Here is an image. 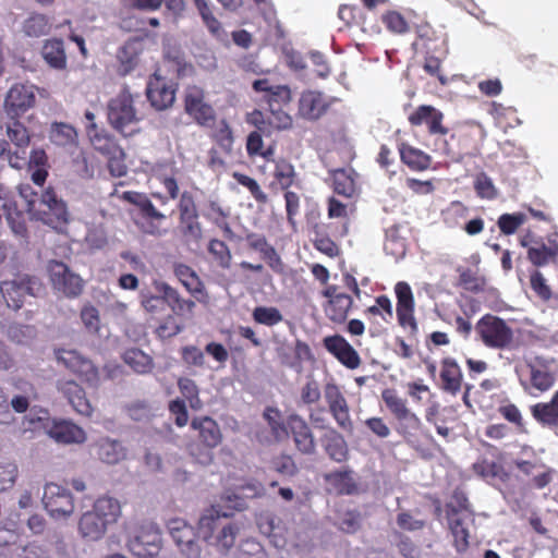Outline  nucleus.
Instances as JSON below:
<instances>
[{
    "label": "nucleus",
    "mask_w": 558,
    "mask_h": 558,
    "mask_svg": "<svg viewBox=\"0 0 558 558\" xmlns=\"http://www.w3.org/2000/svg\"><path fill=\"white\" fill-rule=\"evenodd\" d=\"M95 456L107 464H116L126 456L125 448L118 440L108 437L100 438L93 445Z\"/></svg>",
    "instance_id": "473e14b6"
},
{
    "label": "nucleus",
    "mask_w": 558,
    "mask_h": 558,
    "mask_svg": "<svg viewBox=\"0 0 558 558\" xmlns=\"http://www.w3.org/2000/svg\"><path fill=\"white\" fill-rule=\"evenodd\" d=\"M161 546V534L157 526H142L136 534L129 539L130 551L138 558H151L156 556Z\"/></svg>",
    "instance_id": "a211bd4d"
},
{
    "label": "nucleus",
    "mask_w": 558,
    "mask_h": 558,
    "mask_svg": "<svg viewBox=\"0 0 558 558\" xmlns=\"http://www.w3.org/2000/svg\"><path fill=\"white\" fill-rule=\"evenodd\" d=\"M179 231L186 243L198 244L203 239V227L199 221V214L179 216Z\"/></svg>",
    "instance_id": "37998d69"
},
{
    "label": "nucleus",
    "mask_w": 558,
    "mask_h": 558,
    "mask_svg": "<svg viewBox=\"0 0 558 558\" xmlns=\"http://www.w3.org/2000/svg\"><path fill=\"white\" fill-rule=\"evenodd\" d=\"M477 340L486 348L494 350L510 349L514 341V333L507 322L499 316L485 314L474 327Z\"/></svg>",
    "instance_id": "7ed1b4c3"
},
{
    "label": "nucleus",
    "mask_w": 558,
    "mask_h": 558,
    "mask_svg": "<svg viewBox=\"0 0 558 558\" xmlns=\"http://www.w3.org/2000/svg\"><path fill=\"white\" fill-rule=\"evenodd\" d=\"M397 298V318L403 328H409L412 335L418 331V325L414 316L415 301L410 284L405 281H399L395 286Z\"/></svg>",
    "instance_id": "f3484780"
},
{
    "label": "nucleus",
    "mask_w": 558,
    "mask_h": 558,
    "mask_svg": "<svg viewBox=\"0 0 558 558\" xmlns=\"http://www.w3.org/2000/svg\"><path fill=\"white\" fill-rule=\"evenodd\" d=\"M178 387L181 395L190 403V407L194 410H199L203 405L199 399V390L195 381L187 377L179 378Z\"/></svg>",
    "instance_id": "e2e57ef3"
},
{
    "label": "nucleus",
    "mask_w": 558,
    "mask_h": 558,
    "mask_svg": "<svg viewBox=\"0 0 558 558\" xmlns=\"http://www.w3.org/2000/svg\"><path fill=\"white\" fill-rule=\"evenodd\" d=\"M399 153L401 161L413 171H425L430 167L432 157L418 148L403 143Z\"/></svg>",
    "instance_id": "c9c22d12"
},
{
    "label": "nucleus",
    "mask_w": 558,
    "mask_h": 558,
    "mask_svg": "<svg viewBox=\"0 0 558 558\" xmlns=\"http://www.w3.org/2000/svg\"><path fill=\"white\" fill-rule=\"evenodd\" d=\"M75 376L90 388H98L101 384V375L98 367L87 357Z\"/></svg>",
    "instance_id": "774afa93"
},
{
    "label": "nucleus",
    "mask_w": 558,
    "mask_h": 558,
    "mask_svg": "<svg viewBox=\"0 0 558 558\" xmlns=\"http://www.w3.org/2000/svg\"><path fill=\"white\" fill-rule=\"evenodd\" d=\"M173 274L186 291L190 292L197 301H206L208 296L206 288L199 276L192 267L183 263H174Z\"/></svg>",
    "instance_id": "c85d7f7f"
},
{
    "label": "nucleus",
    "mask_w": 558,
    "mask_h": 558,
    "mask_svg": "<svg viewBox=\"0 0 558 558\" xmlns=\"http://www.w3.org/2000/svg\"><path fill=\"white\" fill-rule=\"evenodd\" d=\"M49 277L56 290L68 298H76L83 291L82 278L72 272L62 262L51 260L49 263Z\"/></svg>",
    "instance_id": "4468645a"
},
{
    "label": "nucleus",
    "mask_w": 558,
    "mask_h": 558,
    "mask_svg": "<svg viewBox=\"0 0 558 558\" xmlns=\"http://www.w3.org/2000/svg\"><path fill=\"white\" fill-rule=\"evenodd\" d=\"M57 390L69 402L72 409L82 416L90 417L94 407L86 396L85 389L73 379H59Z\"/></svg>",
    "instance_id": "aec40b11"
},
{
    "label": "nucleus",
    "mask_w": 558,
    "mask_h": 558,
    "mask_svg": "<svg viewBox=\"0 0 558 558\" xmlns=\"http://www.w3.org/2000/svg\"><path fill=\"white\" fill-rule=\"evenodd\" d=\"M263 135L260 131L251 132L246 138V151L250 157L260 156L268 160L274 154V148L264 149Z\"/></svg>",
    "instance_id": "bf43d9fd"
},
{
    "label": "nucleus",
    "mask_w": 558,
    "mask_h": 558,
    "mask_svg": "<svg viewBox=\"0 0 558 558\" xmlns=\"http://www.w3.org/2000/svg\"><path fill=\"white\" fill-rule=\"evenodd\" d=\"M191 428L197 432V439L204 447L196 452L195 447L191 446V454L199 463L209 464L214 458L211 450L222 441V433L218 423L210 416H197L192 420Z\"/></svg>",
    "instance_id": "423d86ee"
},
{
    "label": "nucleus",
    "mask_w": 558,
    "mask_h": 558,
    "mask_svg": "<svg viewBox=\"0 0 558 558\" xmlns=\"http://www.w3.org/2000/svg\"><path fill=\"white\" fill-rule=\"evenodd\" d=\"M292 125V117L287 111H284L282 107L268 108V136H270L274 132L290 130Z\"/></svg>",
    "instance_id": "8fccbe9b"
},
{
    "label": "nucleus",
    "mask_w": 558,
    "mask_h": 558,
    "mask_svg": "<svg viewBox=\"0 0 558 558\" xmlns=\"http://www.w3.org/2000/svg\"><path fill=\"white\" fill-rule=\"evenodd\" d=\"M252 317L255 323L272 327L283 320L281 312L274 306H256L253 310Z\"/></svg>",
    "instance_id": "13d9d810"
},
{
    "label": "nucleus",
    "mask_w": 558,
    "mask_h": 558,
    "mask_svg": "<svg viewBox=\"0 0 558 558\" xmlns=\"http://www.w3.org/2000/svg\"><path fill=\"white\" fill-rule=\"evenodd\" d=\"M3 215L12 232L22 239L27 238V227L24 214L17 209L15 202H4L2 205Z\"/></svg>",
    "instance_id": "a19ab883"
},
{
    "label": "nucleus",
    "mask_w": 558,
    "mask_h": 558,
    "mask_svg": "<svg viewBox=\"0 0 558 558\" xmlns=\"http://www.w3.org/2000/svg\"><path fill=\"white\" fill-rule=\"evenodd\" d=\"M381 400L395 421V427L404 438L415 436L421 429V418L411 410L408 400L399 395L395 388L381 391Z\"/></svg>",
    "instance_id": "f03ea898"
},
{
    "label": "nucleus",
    "mask_w": 558,
    "mask_h": 558,
    "mask_svg": "<svg viewBox=\"0 0 558 558\" xmlns=\"http://www.w3.org/2000/svg\"><path fill=\"white\" fill-rule=\"evenodd\" d=\"M38 88L34 84L15 83L4 96L3 109L8 118H22L36 105Z\"/></svg>",
    "instance_id": "1a4fd4ad"
},
{
    "label": "nucleus",
    "mask_w": 558,
    "mask_h": 558,
    "mask_svg": "<svg viewBox=\"0 0 558 558\" xmlns=\"http://www.w3.org/2000/svg\"><path fill=\"white\" fill-rule=\"evenodd\" d=\"M49 137L52 143L59 146H66L73 144L76 141V130L66 123L54 122L51 125Z\"/></svg>",
    "instance_id": "5fc2aeb1"
},
{
    "label": "nucleus",
    "mask_w": 558,
    "mask_h": 558,
    "mask_svg": "<svg viewBox=\"0 0 558 558\" xmlns=\"http://www.w3.org/2000/svg\"><path fill=\"white\" fill-rule=\"evenodd\" d=\"M332 189L338 195L352 197L355 194V181L350 171L336 169L331 172Z\"/></svg>",
    "instance_id": "de8ad7c7"
},
{
    "label": "nucleus",
    "mask_w": 558,
    "mask_h": 558,
    "mask_svg": "<svg viewBox=\"0 0 558 558\" xmlns=\"http://www.w3.org/2000/svg\"><path fill=\"white\" fill-rule=\"evenodd\" d=\"M268 108L283 107L291 101V89L287 85H275L264 96Z\"/></svg>",
    "instance_id": "338daca9"
},
{
    "label": "nucleus",
    "mask_w": 558,
    "mask_h": 558,
    "mask_svg": "<svg viewBox=\"0 0 558 558\" xmlns=\"http://www.w3.org/2000/svg\"><path fill=\"white\" fill-rule=\"evenodd\" d=\"M50 28L51 25L49 19L39 13L29 15L23 24V32L25 35L34 38L47 35L50 32Z\"/></svg>",
    "instance_id": "3c124183"
},
{
    "label": "nucleus",
    "mask_w": 558,
    "mask_h": 558,
    "mask_svg": "<svg viewBox=\"0 0 558 558\" xmlns=\"http://www.w3.org/2000/svg\"><path fill=\"white\" fill-rule=\"evenodd\" d=\"M322 296L326 299L323 305L326 317L335 324H343L347 322L350 311L354 305L351 295L341 292L336 284H327L322 291Z\"/></svg>",
    "instance_id": "f8f14e48"
},
{
    "label": "nucleus",
    "mask_w": 558,
    "mask_h": 558,
    "mask_svg": "<svg viewBox=\"0 0 558 558\" xmlns=\"http://www.w3.org/2000/svg\"><path fill=\"white\" fill-rule=\"evenodd\" d=\"M133 102L132 94L128 88H123L107 106L110 125L123 136H130L138 131L140 119Z\"/></svg>",
    "instance_id": "20e7f679"
},
{
    "label": "nucleus",
    "mask_w": 558,
    "mask_h": 558,
    "mask_svg": "<svg viewBox=\"0 0 558 558\" xmlns=\"http://www.w3.org/2000/svg\"><path fill=\"white\" fill-rule=\"evenodd\" d=\"M412 126L425 124L432 135L446 136L449 130L442 125L444 114L430 105L418 106L408 118Z\"/></svg>",
    "instance_id": "5701e85b"
},
{
    "label": "nucleus",
    "mask_w": 558,
    "mask_h": 558,
    "mask_svg": "<svg viewBox=\"0 0 558 558\" xmlns=\"http://www.w3.org/2000/svg\"><path fill=\"white\" fill-rule=\"evenodd\" d=\"M156 178L167 192V195L159 192L151 193L156 201L161 205H167L169 201H174L179 197V184L173 175L159 174Z\"/></svg>",
    "instance_id": "4d7b16f0"
},
{
    "label": "nucleus",
    "mask_w": 558,
    "mask_h": 558,
    "mask_svg": "<svg viewBox=\"0 0 558 558\" xmlns=\"http://www.w3.org/2000/svg\"><path fill=\"white\" fill-rule=\"evenodd\" d=\"M449 527L453 536V546L458 553H464L469 548L470 532L461 518L458 517L457 509H451L448 513Z\"/></svg>",
    "instance_id": "58836bf2"
},
{
    "label": "nucleus",
    "mask_w": 558,
    "mask_h": 558,
    "mask_svg": "<svg viewBox=\"0 0 558 558\" xmlns=\"http://www.w3.org/2000/svg\"><path fill=\"white\" fill-rule=\"evenodd\" d=\"M168 527L172 539L184 556L187 558L199 557L201 547L196 541L193 526L187 524L184 520L173 519L169 522Z\"/></svg>",
    "instance_id": "6ab92c4d"
},
{
    "label": "nucleus",
    "mask_w": 558,
    "mask_h": 558,
    "mask_svg": "<svg viewBox=\"0 0 558 558\" xmlns=\"http://www.w3.org/2000/svg\"><path fill=\"white\" fill-rule=\"evenodd\" d=\"M56 359L72 374L76 375L81 368L85 356L75 350L57 349L54 351Z\"/></svg>",
    "instance_id": "052dcab7"
},
{
    "label": "nucleus",
    "mask_w": 558,
    "mask_h": 558,
    "mask_svg": "<svg viewBox=\"0 0 558 558\" xmlns=\"http://www.w3.org/2000/svg\"><path fill=\"white\" fill-rule=\"evenodd\" d=\"M39 209L35 211L37 219L54 229L64 226L69 220L66 204L57 196L53 187L48 186L40 195Z\"/></svg>",
    "instance_id": "9d476101"
},
{
    "label": "nucleus",
    "mask_w": 558,
    "mask_h": 558,
    "mask_svg": "<svg viewBox=\"0 0 558 558\" xmlns=\"http://www.w3.org/2000/svg\"><path fill=\"white\" fill-rule=\"evenodd\" d=\"M473 471L484 480H499L507 482L510 477L504 465L499 462L487 459L480 460L473 464Z\"/></svg>",
    "instance_id": "c03bdc74"
},
{
    "label": "nucleus",
    "mask_w": 558,
    "mask_h": 558,
    "mask_svg": "<svg viewBox=\"0 0 558 558\" xmlns=\"http://www.w3.org/2000/svg\"><path fill=\"white\" fill-rule=\"evenodd\" d=\"M141 304L151 317H159L168 307V300L163 292H157V294L147 292L142 294Z\"/></svg>",
    "instance_id": "864d4df0"
},
{
    "label": "nucleus",
    "mask_w": 558,
    "mask_h": 558,
    "mask_svg": "<svg viewBox=\"0 0 558 558\" xmlns=\"http://www.w3.org/2000/svg\"><path fill=\"white\" fill-rule=\"evenodd\" d=\"M324 397L328 405V411L338 427L344 432H352L353 421L351 418L350 407L340 387L333 383L326 384L324 387Z\"/></svg>",
    "instance_id": "ddd939ff"
},
{
    "label": "nucleus",
    "mask_w": 558,
    "mask_h": 558,
    "mask_svg": "<svg viewBox=\"0 0 558 558\" xmlns=\"http://www.w3.org/2000/svg\"><path fill=\"white\" fill-rule=\"evenodd\" d=\"M153 287L156 292H163L168 300V307L172 314L180 318H192L196 304L191 299H184L179 291L166 281L154 280Z\"/></svg>",
    "instance_id": "393cba45"
},
{
    "label": "nucleus",
    "mask_w": 558,
    "mask_h": 558,
    "mask_svg": "<svg viewBox=\"0 0 558 558\" xmlns=\"http://www.w3.org/2000/svg\"><path fill=\"white\" fill-rule=\"evenodd\" d=\"M10 123L7 126L9 140L17 147L25 148L31 142L27 128L20 121L21 118H9Z\"/></svg>",
    "instance_id": "6e6d98bb"
},
{
    "label": "nucleus",
    "mask_w": 558,
    "mask_h": 558,
    "mask_svg": "<svg viewBox=\"0 0 558 558\" xmlns=\"http://www.w3.org/2000/svg\"><path fill=\"white\" fill-rule=\"evenodd\" d=\"M336 98L318 90L307 89L301 93L298 102V116L306 121H317L327 113Z\"/></svg>",
    "instance_id": "dca6fc26"
},
{
    "label": "nucleus",
    "mask_w": 558,
    "mask_h": 558,
    "mask_svg": "<svg viewBox=\"0 0 558 558\" xmlns=\"http://www.w3.org/2000/svg\"><path fill=\"white\" fill-rule=\"evenodd\" d=\"M41 56L49 68L58 71L65 70L68 58L62 39L50 38L44 41Z\"/></svg>",
    "instance_id": "2f4dec72"
},
{
    "label": "nucleus",
    "mask_w": 558,
    "mask_h": 558,
    "mask_svg": "<svg viewBox=\"0 0 558 558\" xmlns=\"http://www.w3.org/2000/svg\"><path fill=\"white\" fill-rule=\"evenodd\" d=\"M93 512L110 525L121 517V505L118 499L110 496L99 497L93 506Z\"/></svg>",
    "instance_id": "4c0bfd02"
},
{
    "label": "nucleus",
    "mask_w": 558,
    "mask_h": 558,
    "mask_svg": "<svg viewBox=\"0 0 558 558\" xmlns=\"http://www.w3.org/2000/svg\"><path fill=\"white\" fill-rule=\"evenodd\" d=\"M531 414L544 426L558 427V390L553 395L550 401L532 405Z\"/></svg>",
    "instance_id": "72a5a7b5"
},
{
    "label": "nucleus",
    "mask_w": 558,
    "mask_h": 558,
    "mask_svg": "<svg viewBox=\"0 0 558 558\" xmlns=\"http://www.w3.org/2000/svg\"><path fill=\"white\" fill-rule=\"evenodd\" d=\"M521 245L527 248V258L536 267H542L554 260L558 255V245H547L544 241L533 240L530 235L521 239Z\"/></svg>",
    "instance_id": "cd10ccee"
},
{
    "label": "nucleus",
    "mask_w": 558,
    "mask_h": 558,
    "mask_svg": "<svg viewBox=\"0 0 558 558\" xmlns=\"http://www.w3.org/2000/svg\"><path fill=\"white\" fill-rule=\"evenodd\" d=\"M247 247L258 252L260 257L277 274L284 271V264L276 248L267 241L264 234L251 232L245 235Z\"/></svg>",
    "instance_id": "bb28decb"
},
{
    "label": "nucleus",
    "mask_w": 558,
    "mask_h": 558,
    "mask_svg": "<svg viewBox=\"0 0 558 558\" xmlns=\"http://www.w3.org/2000/svg\"><path fill=\"white\" fill-rule=\"evenodd\" d=\"M207 251L216 265L221 269H229L232 263V254L227 243L219 239H210Z\"/></svg>",
    "instance_id": "09e8293b"
},
{
    "label": "nucleus",
    "mask_w": 558,
    "mask_h": 558,
    "mask_svg": "<svg viewBox=\"0 0 558 558\" xmlns=\"http://www.w3.org/2000/svg\"><path fill=\"white\" fill-rule=\"evenodd\" d=\"M45 286L39 278L31 275H17L11 280L0 283V292L7 305L17 311L27 296L39 298L45 293Z\"/></svg>",
    "instance_id": "39448f33"
},
{
    "label": "nucleus",
    "mask_w": 558,
    "mask_h": 558,
    "mask_svg": "<svg viewBox=\"0 0 558 558\" xmlns=\"http://www.w3.org/2000/svg\"><path fill=\"white\" fill-rule=\"evenodd\" d=\"M325 480L338 495H350L356 490L350 470L330 472L325 475Z\"/></svg>",
    "instance_id": "79ce46f5"
},
{
    "label": "nucleus",
    "mask_w": 558,
    "mask_h": 558,
    "mask_svg": "<svg viewBox=\"0 0 558 558\" xmlns=\"http://www.w3.org/2000/svg\"><path fill=\"white\" fill-rule=\"evenodd\" d=\"M198 535L221 551H228L235 542L239 526L216 507L206 509L198 520Z\"/></svg>",
    "instance_id": "f257e3e1"
},
{
    "label": "nucleus",
    "mask_w": 558,
    "mask_h": 558,
    "mask_svg": "<svg viewBox=\"0 0 558 558\" xmlns=\"http://www.w3.org/2000/svg\"><path fill=\"white\" fill-rule=\"evenodd\" d=\"M43 504L54 519L69 517L74 511V501L70 492L54 483L45 486Z\"/></svg>",
    "instance_id": "2eb2a0df"
},
{
    "label": "nucleus",
    "mask_w": 558,
    "mask_h": 558,
    "mask_svg": "<svg viewBox=\"0 0 558 558\" xmlns=\"http://www.w3.org/2000/svg\"><path fill=\"white\" fill-rule=\"evenodd\" d=\"M3 215L12 232L22 239L27 238V227L24 214L17 209L15 202H4L2 205Z\"/></svg>",
    "instance_id": "ea45409f"
},
{
    "label": "nucleus",
    "mask_w": 558,
    "mask_h": 558,
    "mask_svg": "<svg viewBox=\"0 0 558 558\" xmlns=\"http://www.w3.org/2000/svg\"><path fill=\"white\" fill-rule=\"evenodd\" d=\"M526 376L520 377L523 390L532 397H538L548 391L555 384V376L541 359L526 362Z\"/></svg>",
    "instance_id": "9b49d317"
},
{
    "label": "nucleus",
    "mask_w": 558,
    "mask_h": 558,
    "mask_svg": "<svg viewBox=\"0 0 558 558\" xmlns=\"http://www.w3.org/2000/svg\"><path fill=\"white\" fill-rule=\"evenodd\" d=\"M142 44L140 40H128L119 50L118 59L120 61L121 73L123 75L133 71L140 62L142 53Z\"/></svg>",
    "instance_id": "e433bc0d"
},
{
    "label": "nucleus",
    "mask_w": 558,
    "mask_h": 558,
    "mask_svg": "<svg viewBox=\"0 0 558 558\" xmlns=\"http://www.w3.org/2000/svg\"><path fill=\"white\" fill-rule=\"evenodd\" d=\"M325 450L329 458L337 462L345 461L349 453L345 440L335 430L326 437Z\"/></svg>",
    "instance_id": "603ef678"
},
{
    "label": "nucleus",
    "mask_w": 558,
    "mask_h": 558,
    "mask_svg": "<svg viewBox=\"0 0 558 558\" xmlns=\"http://www.w3.org/2000/svg\"><path fill=\"white\" fill-rule=\"evenodd\" d=\"M88 134L90 136V142L94 146V148L101 154L109 156L111 154H117L120 151V146L117 144L114 138L108 134L105 133H98L95 131L92 133V131H88Z\"/></svg>",
    "instance_id": "69168bd1"
},
{
    "label": "nucleus",
    "mask_w": 558,
    "mask_h": 558,
    "mask_svg": "<svg viewBox=\"0 0 558 558\" xmlns=\"http://www.w3.org/2000/svg\"><path fill=\"white\" fill-rule=\"evenodd\" d=\"M120 198L136 206L140 210L142 222H138L144 233L160 234V226L166 220V215L159 211L145 193L125 191Z\"/></svg>",
    "instance_id": "6e6552de"
},
{
    "label": "nucleus",
    "mask_w": 558,
    "mask_h": 558,
    "mask_svg": "<svg viewBox=\"0 0 558 558\" xmlns=\"http://www.w3.org/2000/svg\"><path fill=\"white\" fill-rule=\"evenodd\" d=\"M110 524L104 522L93 510L83 513L78 522V530L84 538L97 541L104 536Z\"/></svg>",
    "instance_id": "f704fd0d"
},
{
    "label": "nucleus",
    "mask_w": 558,
    "mask_h": 558,
    "mask_svg": "<svg viewBox=\"0 0 558 558\" xmlns=\"http://www.w3.org/2000/svg\"><path fill=\"white\" fill-rule=\"evenodd\" d=\"M265 421L267 422L271 435L277 441H283L289 437L288 430V418L282 421L281 412L274 407H267L263 413Z\"/></svg>",
    "instance_id": "a18cd8bd"
},
{
    "label": "nucleus",
    "mask_w": 558,
    "mask_h": 558,
    "mask_svg": "<svg viewBox=\"0 0 558 558\" xmlns=\"http://www.w3.org/2000/svg\"><path fill=\"white\" fill-rule=\"evenodd\" d=\"M211 138L222 151L230 153L232 150L233 133L227 120H220Z\"/></svg>",
    "instance_id": "0e129e2a"
},
{
    "label": "nucleus",
    "mask_w": 558,
    "mask_h": 558,
    "mask_svg": "<svg viewBox=\"0 0 558 558\" xmlns=\"http://www.w3.org/2000/svg\"><path fill=\"white\" fill-rule=\"evenodd\" d=\"M324 348L343 366L355 369L361 365L357 351L340 335L327 336L323 339Z\"/></svg>",
    "instance_id": "412c9836"
},
{
    "label": "nucleus",
    "mask_w": 558,
    "mask_h": 558,
    "mask_svg": "<svg viewBox=\"0 0 558 558\" xmlns=\"http://www.w3.org/2000/svg\"><path fill=\"white\" fill-rule=\"evenodd\" d=\"M440 389L451 396H457L463 381L462 371L452 357H445L440 363Z\"/></svg>",
    "instance_id": "c756f323"
},
{
    "label": "nucleus",
    "mask_w": 558,
    "mask_h": 558,
    "mask_svg": "<svg viewBox=\"0 0 558 558\" xmlns=\"http://www.w3.org/2000/svg\"><path fill=\"white\" fill-rule=\"evenodd\" d=\"M288 430L295 445V448L303 454H313L316 442L308 423L299 414L288 416Z\"/></svg>",
    "instance_id": "4be33fe9"
},
{
    "label": "nucleus",
    "mask_w": 558,
    "mask_h": 558,
    "mask_svg": "<svg viewBox=\"0 0 558 558\" xmlns=\"http://www.w3.org/2000/svg\"><path fill=\"white\" fill-rule=\"evenodd\" d=\"M123 361L137 374L150 373L154 367L153 359L136 348L126 350L123 354Z\"/></svg>",
    "instance_id": "49530a36"
},
{
    "label": "nucleus",
    "mask_w": 558,
    "mask_h": 558,
    "mask_svg": "<svg viewBox=\"0 0 558 558\" xmlns=\"http://www.w3.org/2000/svg\"><path fill=\"white\" fill-rule=\"evenodd\" d=\"M146 95L155 109L165 110L171 107L175 100V86L163 77L154 75L148 82Z\"/></svg>",
    "instance_id": "a878e982"
},
{
    "label": "nucleus",
    "mask_w": 558,
    "mask_h": 558,
    "mask_svg": "<svg viewBox=\"0 0 558 558\" xmlns=\"http://www.w3.org/2000/svg\"><path fill=\"white\" fill-rule=\"evenodd\" d=\"M153 287L156 292H163L168 300V307L172 314L180 318H192L196 304L191 299H184L179 291L166 281L154 280Z\"/></svg>",
    "instance_id": "b1692460"
},
{
    "label": "nucleus",
    "mask_w": 558,
    "mask_h": 558,
    "mask_svg": "<svg viewBox=\"0 0 558 558\" xmlns=\"http://www.w3.org/2000/svg\"><path fill=\"white\" fill-rule=\"evenodd\" d=\"M48 434L61 444H82L86 440V433L82 427L64 420L54 422Z\"/></svg>",
    "instance_id": "7c9ffc66"
},
{
    "label": "nucleus",
    "mask_w": 558,
    "mask_h": 558,
    "mask_svg": "<svg viewBox=\"0 0 558 558\" xmlns=\"http://www.w3.org/2000/svg\"><path fill=\"white\" fill-rule=\"evenodd\" d=\"M56 359L72 374L76 375L81 368L85 356L75 350L57 349L54 351Z\"/></svg>",
    "instance_id": "680f3d73"
},
{
    "label": "nucleus",
    "mask_w": 558,
    "mask_h": 558,
    "mask_svg": "<svg viewBox=\"0 0 558 558\" xmlns=\"http://www.w3.org/2000/svg\"><path fill=\"white\" fill-rule=\"evenodd\" d=\"M184 112L199 126H213L217 113L213 105L206 98L204 88L197 85H189L183 94Z\"/></svg>",
    "instance_id": "0eeeda50"
}]
</instances>
